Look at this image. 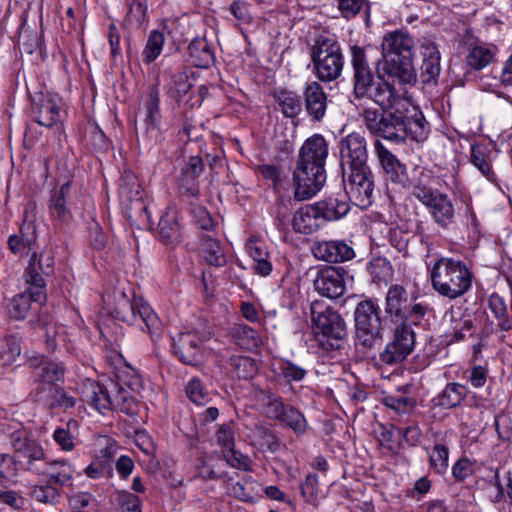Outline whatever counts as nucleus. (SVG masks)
<instances>
[{
	"label": "nucleus",
	"instance_id": "obj_52",
	"mask_svg": "<svg viewBox=\"0 0 512 512\" xmlns=\"http://www.w3.org/2000/svg\"><path fill=\"white\" fill-rule=\"evenodd\" d=\"M127 5L126 24L131 27H141L147 17L146 0H127Z\"/></svg>",
	"mask_w": 512,
	"mask_h": 512
},
{
	"label": "nucleus",
	"instance_id": "obj_50",
	"mask_svg": "<svg viewBox=\"0 0 512 512\" xmlns=\"http://www.w3.org/2000/svg\"><path fill=\"white\" fill-rule=\"evenodd\" d=\"M165 42V36L158 30H152L148 36L145 48L143 50V61L146 64L156 60L162 52Z\"/></svg>",
	"mask_w": 512,
	"mask_h": 512
},
{
	"label": "nucleus",
	"instance_id": "obj_24",
	"mask_svg": "<svg viewBox=\"0 0 512 512\" xmlns=\"http://www.w3.org/2000/svg\"><path fill=\"white\" fill-rule=\"evenodd\" d=\"M379 164L387 179L399 184H405L406 168L380 141L375 142Z\"/></svg>",
	"mask_w": 512,
	"mask_h": 512
},
{
	"label": "nucleus",
	"instance_id": "obj_48",
	"mask_svg": "<svg viewBox=\"0 0 512 512\" xmlns=\"http://www.w3.org/2000/svg\"><path fill=\"white\" fill-rule=\"evenodd\" d=\"M381 403L398 416L410 413L416 406V400L413 397L402 394L386 395L382 398Z\"/></svg>",
	"mask_w": 512,
	"mask_h": 512
},
{
	"label": "nucleus",
	"instance_id": "obj_18",
	"mask_svg": "<svg viewBox=\"0 0 512 512\" xmlns=\"http://www.w3.org/2000/svg\"><path fill=\"white\" fill-rule=\"evenodd\" d=\"M312 255L320 261L338 263L355 256L353 248L344 240H318L311 245Z\"/></svg>",
	"mask_w": 512,
	"mask_h": 512
},
{
	"label": "nucleus",
	"instance_id": "obj_57",
	"mask_svg": "<svg viewBox=\"0 0 512 512\" xmlns=\"http://www.w3.org/2000/svg\"><path fill=\"white\" fill-rule=\"evenodd\" d=\"M33 381L35 387L30 393L32 400L47 406L51 399V394L54 393V389L57 387V385H53L49 382H43L35 378H33Z\"/></svg>",
	"mask_w": 512,
	"mask_h": 512
},
{
	"label": "nucleus",
	"instance_id": "obj_61",
	"mask_svg": "<svg viewBox=\"0 0 512 512\" xmlns=\"http://www.w3.org/2000/svg\"><path fill=\"white\" fill-rule=\"evenodd\" d=\"M223 456L232 468L239 470L250 471L252 469V462L248 455L235 450L234 447L223 453Z\"/></svg>",
	"mask_w": 512,
	"mask_h": 512
},
{
	"label": "nucleus",
	"instance_id": "obj_32",
	"mask_svg": "<svg viewBox=\"0 0 512 512\" xmlns=\"http://www.w3.org/2000/svg\"><path fill=\"white\" fill-rule=\"evenodd\" d=\"M309 370L289 359H281L273 368L275 379L280 384L298 383L303 381Z\"/></svg>",
	"mask_w": 512,
	"mask_h": 512
},
{
	"label": "nucleus",
	"instance_id": "obj_17",
	"mask_svg": "<svg viewBox=\"0 0 512 512\" xmlns=\"http://www.w3.org/2000/svg\"><path fill=\"white\" fill-rule=\"evenodd\" d=\"M402 102L400 104H396L392 107L395 109L392 111H385V117L382 120L381 126H379V130H377V135L382 136L385 139L400 142L406 139V125H405V106L407 105L406 100L403 97V93L400 92ZM387 110L388 108H383ZM391 109V107L389 108Z\"/></svg>",
	"mask_w": 512,
	"mask_h": 512
},
{
	"label": "nucleus",
	"instance_id": "obj_1",
	"mask_svg": "<svg viewBox=\"0 0 512 512\" xmlns=\"http://www.w3.org/2000/svg\"><path fill=\"white\" fill-rule=\"evenodd\" d=\"M340 167L344 190L351 203L367 208L373 202L374 177L368 165L367 142L353 132L339 143Z\"/></svg>",
	"mask_w": 512,
	"mask_h": 512
},
{
	"label": "nucleus",
	"instance_id": "obj_33",
	"mask_svg": "<svg viewBox=\"0 0 512 512\" xmlns=\"http://www.w3.org/2000/svg\"><path fill=\"white\" fill-rule=\"evenodd\" d=\"M470 161L488 181L497 182L496 174L492 169L491 150L487 145H471Z\"/></svg>",
	"mask_w": 512,
	"mask_h": 512
},
{
	"label": "nucleus",
	"instance_id": "obj_4",
	"mask_svg": "<svg viewBox=\"0 0 512 512\" xmlns=\"http://www.w3.org/2000/svg\"><path fill=\"white\" fill-rule=\"evenodd\" d=\"M353 69V93L357 99H369L381 108H392L402 102L400 90L389 82L387 76L374 78L368 62L367 48L354 45L350 48Z\"/></svg>",
	"mask_w": 512,
	"mask_h": 512
},
{
	"label": "nucleus",
	"instance_id": "obj_56",
	"mask_svg": "<svg viewBox=\"0 0 512 512\" xmlns=\"http://www.w3.org/2000/svg\"><path fill=\"white\" fill-rule=\"evenodd\" d=\"M160 98L157 86H152L149 90L148 100L146 102V122L153 128L156 127L160 117Z\"/></svg>",
	"mask_w": 512,
	"mask_h": 512
},
{
	"label": "nucleus",
	"instance_id": "obj_8",
	"mask_svg": "<svg viewBox=\"0 0 512 512\" xmlns=\"http://www.w3.org/2000/svg\"><path fill=\"white\" fill-rule=\"evenodd\" d=\"M114 312L119 320L141 326V329L146 331L153 341L161 337L163 324L152 307L143 298L134 297L130 300L122 292Z\"/></svg>",
	"mask_w": 512,
	"mask_h": 512
},
{
	"label": "nucleus",
	"instance_id": "obj_9",
	"mask_svg": "<svg viewBox=\"0 0 512 512\" xmlns=\"http://www.w3.org/2000/svg\"><path fill=\"white\" fill-rule=\"evenodd\" d=\"M311 62L317 78L331 82L341 76L344 58L340 44L333 38H317L310 50Z\"/></svg>",
	"mask_w": 512,
	"mask_h": 512
},
{
	"label": "nucleus",
	"instance_id": "obj_41",
	"mask_svg": "<svg viewBox=\"0 0 512 512\" xmlns=\"http://www.w3.org/2000/svg\"><path fill=\"white\" fill-rule=\"evenodd\" d=\"M29 494L35 501L52 506H57L62 497L59 488L47 480L32 485Z\"/></svg>",
	"mask_w": 512,
	"mask_h": 512
},
{
	"label": "nucleus",
	"instance_id": "obj_60",
	"mask_svg": "<svg viewBox=\"0 0 512 512\" xmlns=\"http://www.w3.org/2000/svg\"><path fill=\"white\" fill-rule=\"evenodd\" d=\"M84 472L91 479L110 478L113 476V468L109 459L93 461L85 468Z\"/></svg>",
	"mask_w": 512,
	"mask_h": 512
},
{
	"label": "nucleus",
	"instance_id": "obj_39",
	"mask_svg": "<svg viewBox=\"0 0 512 512\" xmlns=\"http://www.w3.org/2000/svg\"><path fill=\"white\" fill-rule=\"evenodd\" d=\"M275 98L280 111L286 118H295L301 113L303 97L298 95L296 92L282 89L277 92Z\"/></svg>",
	"mask_w": 512,
	"mask_h": 512
},
{
	"label": "nucleus",
	"instance_id": "obj_36",
	"mask_svg": "<svg viewBox=\"0 0 512 512\" xmlns=\"http://www.w3.org/2000/svg\"><path fill=\"white\" fill-rule=\"evenodd\" d=\"M246 251L253 260V270L256 274L266 277L272 272V263L269 261V253L264 244L250 239L246 243Z\"/></svg>",
	"mask_w": 512,
	"mask_h": 512
},
{
	"label": "nucleus",
	"instance_id": "obj_31",
	"mask_svg": "<svg viewBox=\"0 0 512 512\" xmlns=\"http://www.w3.org/2000/svg\"><path fill=\"white\" fill-rule=\"evenodd\" d=\"M173 350L183 363H194L200 351L198 337L191 332L179 333L173 338Z\"/></svg>",
	"mask_w": 512,
	"mask_h": 512
},
{
	"label": "nucleus",
	"instance_id": "obj_49",
	"mask_svg": "<svg viewBox=\"0 0 512 512\" xmlns=\"http://www.w3.org/2000/svg\"><path fill=\"white\" fill-rule=\"evenodd\" d=\"M192 88V83L186 71L177 70L171 75L168 94L176 101H180Z\"/></svg>",
	"mask_w": 512,
	"mask_h": 512
},
{
	"label": "nucleus",
	"instance_id": "obj_64",
	"mask_svg": "<svg viewBox=\"0 0 512 512\" xmlns=\"http://www.w3.org/2000/svg\"><path fill=\"white\" fill-rule=\"evenodd\" d=\"M440 191L429 187L423 180L415 183L412 187V195L425 207L434 199Z\"/></svg>",
	"mask_w": 512,
	"mask_h": 512
},
{
	"label": "nucleus",
	"instance_id": "obj_43",
	"mask_svg": "<svg viewBox=\"0 0 512 512\" xmlns=\"http://www.w3.org/2000/svg\"><path fill=\"white\" fill-rule=\"evenodd\" d=\"M159 234L166 244H177L180 237V227L172 212L164 213L158 223Z\"/></svg>",
	"mask_w": 512,
	"mask_h": 512
},
{
	"label": "nucleus",
	"instance_id": "obj_45",
	"mask_svg": "<svg viewBox=\"0 0 512 512\" xmlns=\"http://www.w3.org/2000/svg\"><path fill=\"white\" fill-rule=\"evenodd\" d=\"M187 398L195 405L204 406L211 400V393L198 377H192L185 385Z\"/></svg>",
	"mask_w": 512,
	"mask_h": 512
},
{
	"label": "nucleus",
	"instance_id": "obj_62",
	"mask_svg": "<svg viewBox=\"0 0 512 512\" xmlns=\"http://www.w3.org/2000/svg\"><path fill=\"white\" fill-rule=\"evenodd\" d=\"M95 501L87 492H77L68 497L69 506L73 512H90V506Z\"/></svg>",
	"mask_w": 512,
	"mask_h": 512
},
{
	"label": "nucleus",
	"instance_id": "obj_23",
	"mask_svg": "<svg viewBox=\"0 0 512 512\" xmlns=\"http://www.w3.org/2000/svg\"><path fill=\"white\" fill-rule=\"evenodd\" d=\"M292 226L294 231L309 235L324 226L316 202L301 206L293 216Z\"/></svg>",
	"mask_w": 512,
	"mask_h": 512
},
{
	"label": "nucleus",
	"instance_id": "obj_38",
	"mask_svg": "<svg viewBox=\"0 0 512 512\" xmlns=\"http://www.w3.org/2000/svg\"><path fill=\"white\" fill-rule=\"evenodd\" d=\"M191 62L199 68H209L215 62L214 53L205 38H196L188 46Z\"/></svg>",
	"mask_w": 512,
	"mask_h": 512
},
{
	"label": "nucleus",
	"instance_id": "obj_58",
	"mask_svg": "<svg viewBox=\"0 0 512 512\" xmlns=\"http://www.w3.org/2000/svg\"><path fill=\"white\" fill-rule=\"evenodd\" d=\"M392 273V266L386 258L379 257L370 262V274L375 281H387Z\"/></svg>",
	"mask_w": 512,
	"mask_h": 512
},
{
	"label": "nucleus",
	"instance_id": "obj_26",
	"mask_svg": "<svg viewBox=\"0 0 512 512\" xmlns=\"http://www.w3.org/2000/svg\"><path fill=\"white\" fill-rule=\"evenodd\" d=\"M428 213L435 223L443 229H448L454 223L455 209L452 200L445 193L440 192L426 206Z\"/></svg>",
	"mask_w": 512,
	"mask_h": 512
},
{
	"label": "nucleus",
	"instance_id": "obj_28",
	"mask_svg": "<svg viewBox=\"0 0 512 512\" xmlns=\"http://www.w3.org/2000/svg\"><path fill=\"white\" fill-rule=\"evenodd\" d=\"M466 394L467 390L464 385L457 382L448 383L441 392L431 399V407L446 410L456 408L465 399Z\"/></svg>",
	"mask_w": 512,
	"mask_h": 512
},
{
	"label": "nucleus",
	"instance_id": "obj_25",
	"mask_svg": "<svg viewBox=\"0 0 512 512\" xmlns=\"http://www.w3.org/2000/svg\"><path fill=\"white\" fill-rule=\"evenodd\" d=\"M29 364L33 368V378L37 380L56 385L64 378L65 367L62 363L36 356L29 360Z\"/></svg>",
	"mask_w": 512,
	"mask_h": 512
},
{
	"label": "nucleus",
	"instance_id": "obj_22",
	"mask_svg": "<svg viewBox=\"0 0 512 512\" xmlns=\"http://www.w3.org/2000/svg\"><path fill=\"white\" fill-rule=\"evenodd\" d=\"M421 55L423 57L420 67V77L423 83H435L440 75V52L436 45L429 41L424 40L420 46Z\"/></svg>",
	"mask_w": 512,
	"mask_h": 512
},
{
	"label": "nucleus",
	"instance_id": "obj_40",
	"mask_svg": "<svg viewBox=\"0 0 512 512\" xmlns=\"http://www.w3.org/2000/svg\"><path fill=\"white\" fill-rule=\"evenodd\" d=\"M71 184L66 182L62 184L58 191H55L50 199V213L58 221L66 223L72 215L69 209L66 207V197L70 192Z\"/></svg>",
	"mask_w": 512,
	"mask_h": 512
},
{
	"label": "nucleus",
	"instance_id": "obj_34",
	"mask_svg": "<svg viewBox=\"0 0 512 512\" xmlns=\"http://www.w3.org/2000/svg\"><path fill=\"white\" fill-rule=\"evenodd\" d=\"M230 336L233 342L246 350H255L262 344L260 334L252 327L237 323L230 328Z\"/></svg>",
	"mask_w": 512,
	"mask_h": 512
},
{
	"label": "nucleus",
	"instance_id": "obj_46",
	"mask_svg": "<svg viewBox=\"0 0 512 512\" xmlns=\"http://www.w3.org/2000/svg\"><path fill=\"white\" fill-rule=\"evenodd\" d=\"M228 363L240 379H251L258 372L257 362L249 356L232 355L229 357Z\"/></svg>",
	"mask_w": 512,
	"mask_h": 512
},
{
	"label": "nucleus",
	"instance_id": "obj_30",
	"mask_svg": "<svg viewBox=\"0 0 512 512\" xmlns=\"http://www.w3.org/2000/svg\"><path fill=\"white\" fill-rule=\"evenodd\" d=\"M346 197H348L346 194L341 197L330 196L316 202L324 224L328 221L339 220L347 215L350 205Z\"/></svg>",
	"mask_w": 512,
	"mask_h": 512
},
{
	"label": "nucleus",
	"instance_id": "obj_2",
	"mask_svg": "<svg viewBox=\"0 0 512 512\" xmlns=\"http://www.w3.org/2000/svg\"><path fill=\"white\" fill-rule=\"evenodd\" d=\"M407 292L400 285H392L386 294L384 314L389 323L395 324L390 341L379 353L382 365L394 366L402 363L412 353L415 333L406 323L408 312Z\"/></svg>",
	"mask_w": 512,
	"mask_h": 512
},
{
	"label": "nucleus",
	"instance_id": "obj_44",
	"mask_svg": "<svg viewBox=\"0 0 512 512\" xmlns=\"http://www.w3.org/2000/svg\"><path fill=\"white\" fill-rule=\"evenodd\" d=\"M111 411H119L133 416L138 413V404L130 391L120 386L112 396Z\"/></svg>",
	"mask_w": 512,
	"mask_h": 512
},
{
	"label": "nucleus",
	"instance_id": "obj_54",
	"mask_svg": "<svg viewBox=\"0 0 512 512\" xmlns=\"http://www.w3.org/2000/svg\"><path fill=\"white\" fill-rule=\"evenodd\" d=\"M21 354V345L18 337L7 336L0 349V360L3 365H10L16 361Z\"/></svg>",
	"mask_w": 512,
	"mask_h": 512
},
{
	"label": "nucleus",
	"instance_id": "obj_29",
	"mask_svg": "<svg viewBox=\"0 0 512 512\" xmlns=\"http://www.w3.org/2000/svg\"><path fill=\"white\" fill-rule=\"evenodd\" d=\"M74 473V467L69 462L53 460L46 462L45 468L40 470L39 475L45 476L47 481L55 486L64 487L73 480Z\"/></svg>",
	"mask_w": 512,
	"mask_h": 512
},
{
	"label": "nucleus",
	"instance_id": "obj_10",
	"mask_svg": "<svg viewBox=\"0 0 512 512\" xmlns=\"http://www.w3.org/2000/svg\"><path fill=\"white\" fill-rule=\"evenodd\" d=\"M326 178L325 167L296 161L292 171L294 199L305 201L313 198L323 188Z\"/></svg>",
	"mask_w": 512,
	"mask_h": 512
},
{
	"label": "nucleus",
	"instance_id": "obj_59",
	"mask_svg": "<svg viewBox=\"0 0 512 512\" xmlns=\"http://www.w3.org/2000/svg\"><path fill=\"white\" fill-rule=\"evenodd\" d=\"M76 426V421L70 420L66 427L57 428L53 433L54 441L61 447L64 451H71L75 447L74 437L70 432V427Z\"/></svg>",
	"mask_w": 512,
	"mask_h": 512
},
{
	"label": "nucleus",
	"instance_id": "obj_53",
	"mask_svg": "<svg viewBox=\"0 0 512 512\" xmlns=\"http://www.w3.org/2000/svg\"><path fill=\"white\" fill-rule=\"evenodd\" d=\"M263 403L266 408V414L270 419L280 421L285 416V411L288 408L280 396L272 392H266L263 397Z\"/></svg>",
	"mask_w": 512,
	"mask_h": 512
},
{
	"label": "nucleus",
	"instance_id": "obj_19",
	"mask_svg": "<svg viewBox=\"0 0 512 512\" xmlns=\"http://www.w3.org/2000/svg\"><path fill=\"white\" fill-rule=\"evenodd\" d=\"M329 154V145L321 134L307 138L299 149L296 161L325 167Z\"/></svg>",
	"mask_w": 512,
	"mask_h": 512
},
{
	"label": "nucleus",
	"instance_id": "obj_47",
	"mask_svg": "<svg viewBox=\"0 0 512 512\" xmlns=\"http://www.w3.org/2000/svg\"><path fill=\"white\" fill-rule=\"evenodd\" d=\"M406 138L422 142L429 133L428 124L422 113H415L414 117L405 115Z\"/></svg>",
	"mask_w": 512,
	"mask_h": 512
},
{
	"label": "nucleus",
	"instance_id": "obj_14",
	"mask_svg": "<svg viewBox=\"0 0 512 512\" xmlns=\"http://www.w3.org/2000/svg\"><path fill=\"white\" fill-rule=\"evenodd\" d=\"M426 438L432 446H424L428 456V463L431 470L439 475H444L449 467V444L450 433L441 429L429 428Z\"/></svg>",
	"mask_w": 512,
	"mask_h": 512
},
{
	"label": "nucleus",
	"instance_id": "obj_5",
	"mask_svg": "<svg viewBox=\"0 0 512 512\" xmlns=\"http://www.w3.org/2000/svg\"><path fill=\"white\" fill-rule=\"evenodd\" d=\"M473 272L464 261L441 257L430 271L432 288L450 300L457 299L472 288Z\"/></svg>",
	"mask_w": 512,
	"mask_h": 512
},
{
	"label": "nucleus",
	"instance_id": "obj_55",
	"mask_svg": "<svg viewBox=\"0 0 512 512\" xmlns=\"http://www.w3.org/2000/svg\"><path fill=\"white\" fill-rule=\"evenodd\" d=\"M296 434H303L307 429V421L305 416L295 407L288 406L285 411V416L280 419Z\"/></svg>",
	"mask_w": 512,
	"mask_h": 512
},
{
	"label": "nucleus",
	"instance_id": "obj_27",
	"mask_svg": "<svg viewBox=\"0 0 512 512\" xmlns=\"http://www.w3.org/2000/svg\"><path fill=\"white\" fill-rule=\"evenodd\" d=\"M81 401L102 415L111 411L112 396L105 387L95 381H87L84 385Z\"/></svg>",
	"mask_w": 512,
	"mask_h": 512
},
{
	"label": "nucleus",
	"instance_id": "obj_3",
	"mask_svg": "<svg viewBox=\"0 0 512 512\" xmlns=\"http://www.w3.org/2000/svg\"><path fill=\"white\" fill-rule=\"evenodd\" d=\"M412 37L404 30L387 32L381 42L382 63L377 62L379 77L397 81L403 86H412L417 82V74L413 65Z\"/></svg>",
	"mask_w": 512,
	"mask_h": 512
},
{
	"label": "nucleus",
	"instance_id": "obj_13",
	"mask_svg": "<svg viewBox=\"0 0 512 512\" xmlns=\"http://www.w3.org/2000/svg\"><path fill=\"white\" fill-rule=\"evenodd\" d=\"M61 99L57 94L39 93L31 98V117L45 127L61 124L65 112L60 107Z\"/></svg>",
	"mask_w": 512,
	"mask_h": 512
},
{
	"label": "nucleus",
	"instance_id": "obj_16",
	"mask_svg": "<svg viewBox=\"0 0 512 512\" xmlns=\"http://www.w3.org/2000/svg\"><path fill=\"white\" fill-rule=\"evenodd\" d=\"M303 106L309 119L322 123L328 110V96L317 81H308L302 90Z\"/></svg>",
	"mask_w": 512,
	"mask_h": 512
},
{
	"label": "nucleus",
	"instance_id": "obj_15",
	"mask_svg": "<svg viewBox=\"0 0 512 512\" xmlns=\"http://www.w3.org/2000/svg\"><path fill=\"white\" fill-rule=\"evenodd\" d=\"M346 269L341 266H326L317 272L315 290L322 296L337 299L346 291Z\"/></svg>",
	"mask_w": 512,
	"mask_h": 512
},
{
	"label": "nucleus",
	"instance_id": "obj_6",
	"mask_svg": "<svg viewBox=\"0 0 512 512\" xmlns=\"http://www.w3.org/2000/svg\"><path fill=\"white\" fill-rule=\"evenodd\" d=\"M354 323L355 346L363 354L381 345L383 332L390 324L378 302L373 299L362 300L356 305Z\"/></svg>",
	"mask_w": 512,
	"mask_h": 512
},
{
	"label": "nucleus",
	"instance_id": "obj_42",
	"mask_svg": "<svg viewBox=\"0 0 512 512\" xmlns=\"http://www.w3.org/2000/svg\"><path fill=\"white\" fill-rule=\"evenodd\" d=\"M201 249L204 253V258L210 265L222 267L226 264V256L220 243L208 235H203L201 238Z\"/></svg>",
	"mask_w": 512,
	"mask_h": 512
},
{
	"label": "nucleus",
	"instance_id": "obj_35",
	"mask_svg": "<svg viewBox=\"0 0 512 512\" xmlns=\"http://www.w3.org/2000/svg\"><path fill=\"white\" fill-rule=\"evenodd\" d=\"M31 285H26L24 292L14 296L8 306L10 316L16 320L24 319L32 309V303L42 305L46 299L37 300L31 291Z\"/></svg>",
	"mask_w": 512,
	"mask_h": 512
},
{
	"label": "nucleus",
	"instance_id": "obj_11",
	"mask_svg": "<svg viewBox=\"0 0 512 512\" xmlns=\"http://www.w3.org/2000/svg\"><path fill=\"white\" fill-rule=\"evenodd\" d=\"M54 272V255L51 250H44L39 254L34 252L24 272L25 285H31L33 296L37 299H46V282L44 277Z\"/></svg>",
	"mask_w": 512,
	"mask_h": 512
},
{
	"label": "nucleus",
	"instance_id": "obj_20",
	"mask_svg": "<svg viewBox=\"0 0 512 512\" xmlns=\"http://www.w3.org/2000/svg\"><path fill=\"white\" fill-rule=\"evenodd\" d=\"M510 294L509 308L507 303L498 293H492L487 299V308L495 320V327L499 332H509L512 330V280H508Z\"/></svg>",
	"mask_w": 512,
	"mask_h": 512
},
{
	"label": "nucleus",
	"instance_id": "obj_21",
	"mask_svg": "<svg viewBox=\"0 0 512 512\" xmlns=\"http://www.w3.org/2000/svg\"><path fill=\"white\" fill-rule=\"evenodd\" d=\"M497 52L495 45L476 41L467 44L464 61L469 70L481 71L494 62Z\"/></svg>",
	"mask_w": 512,
	"mask_h": 512
},
{
	"label": "nucleus",
	"instance_id": "obj_7",
	"mask_svg": "<svg viewBox=\"0 0 512 512\" xmlns=\"http://www.w3.org/2000/svg\"><path fill=\"white\" fill-rule=\"evenodd\" d=\"M311 317L317 345L326 352L339 349L347 334L341 315L326 303L314 301L311 304Z\"/></svg>",
	"mask_w": 512,
	"mask_h": 512
},
{
	"label": "nucleus",
	"instance_id": "obj_63",
	"mask_svg": "<svg viewBox=\"0 0 512 512\" xmlns=\"http://www.w3.org/2000/svg\"><path fill=\"white\" fill-rule=\"evenodd\" d=\"M216 442L223 448V453L235 446V432L230 424H222L215 434Z\"/></svg>",
	"mask_w": 512,
	"mask_h": 512
},
{
	"label": "nucleus",
	"instance_id": "obj_51",
	"mask_svg": "<svg viewBox=\"0 0 512 512\" xmlns=\"http://www.w3.org/2000/svg\"><path fill=\"white\" fill-rule=\"evenodd\" d=\"M77 403L78 399L73 393L60 386H57L54 389V393L51 394V399L47 407L50 409H61L68 411L76 407Z\"/></svg>",
	"mask_w": 512,
	"mask_h": 512
},
{
	"label": "nucleus",
	"instance_id": "obj_37",
	"mask_svg": "<svg viewBox=\"0 0 512 512\" xmlns=\"http://www.w3.org/2000/svg\"><path fill=\"white\" fill-rule=\"evenodd\" d=\"M249 438L251 443L258 446L262 451L275 453L280 448V440L271 429L263 424H255L250 429Z\"/></svg>",
	"mask_w": 512,
	"mask_h": 512
},
{
	"label": "nucleus",
	"instance_id": "obj_12",
	"mask_svg": "<svg viewBox=\"0 0 512 512\" xmlns=\"http://www.w3.org/2000/svg\"><path fill=\"white\" fill-rule=\"evenodd\" d=\"M10 442L22 468L40 474L37 462L45 460V452L41 444L32 439L28 431L23 428L10 434Z\"/></svg>",
	"mask_w": 512,
	"mask_h": 512
}]
</instances>
